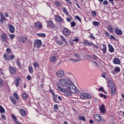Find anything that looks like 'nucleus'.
<instances>
[{"label": "nucleus", "instance_id": "f257e3e1", "mask_svg": "<svg viewBox=\"0 0 124 124\" xmlns=\"http://www.w3.org/2000/svg\"><path fill=\"white\" fill-rule=\"evenodd\" d=\"M66 87L67 89H64L61 86H58L57 89L59 92L65 93L67 96H71L72 93H79V90L74 85L73 82L71 80L68 82Z\"/></svg>", "mask_w": 124, "mask_h": 124}, {"label": "nucleus", "instance_id": "f03ea898", "mask_svg": "<svg viewBox=\"0 0 124 124\" xmlns=\"http://www.w3.org/2000/svg\"><path fill=\"white\" fill-rule=\"evenodd\" d=\"M71 81L69 78L66 77L64 78H61L59 80V83L62 87H67L69 81Z\"/></svg>", "mask_w": 124, "mask_h": 124}, {"label": "nucleus", "instance_id": "7ed1b4c3", "mask_svg": "<svg viewBox=\"0 0 124 124\" xmlns=\"http://www.w3.org/2000/svg\"><path fill=\"white\" fill-rule=\"evenodd\" d=\"M108 89H111V95H115V94H116V86H115V84L111 81H109L108 82Z\"/></svg>", "mask_w": 124, "mask_h": 124}, {"label": "nucleus", "instance_id": "20e7f679", "mask_svg": "<svg viewBox=\"0 0 124 124\" xmlns=\"http://www.w3.org/2000/svg\"><path fill=\"white\" fill-rule=\"evenodd\" d=\"M79 97L81 99H91L92 95L89 93L83 92L80 94Z\"/></svg>", "mask_w": 124, "mask_h": 124}, {"label": "nucleus", "instance_id": "39448f33", "mask_svg": "<svg viewBox=\"0 0 124 124\" xmlns=\"http://www.w3.org/2000/svg\"><path fill=\"white\" fill-rule=\"evenodd\" d=\"M80 60V55L77 53L74 55V58H70V62H79Z\"/></svg>", "mask_w": 124, "mask_h": 124}, {"label": "nucleus", "instance_id": "423d86ee", "mask_svg": "<svg viewBox=\"0 0 124 124\" xmlns=\"http://www.w3.org/2000/svg\"><path fill=\"white\" fill-rule=\"evenodd\" d=\"M56 74L57 77H59V78H62V77H63L64 76V70L62 69H60L56 73Z\"/></svg>", "mask_w": 124, "mask_h": 124}, {"label": "nucleus", "instance_id": "0eeeda50", "mask_svg": "<svg viewBox=\"0 0 124 124\" xmlns=\"http://www.w3.org/2000/svg\"><path fill=\"white\" fill-rule=\"evenodd\" d=\"M42 45V42L41 40H35L34 42V47L37 48V49H39L41 46Z\"/></svg>", "mask_w": 124, "mask_h": 124}, {"label": "nucleus", "instance_id": "6e6552de", "mask_svg": "<svg viewBox=\"0 0 124 124\" xmlns=\"http://www.w3.org/2000/svg\"><path fill=\"white\" fill-rule=\"evenodd\" d=\"M71 33V31L68 29L66 28H64L63 29L62 33L63 35H64L65 36H68Z\"/></svg>", "mask_w": 124, "mask_h": 124}, {"label": "nucleus", "instance_id": "1a4fd4ad", "mask_svg": "<svg viewBox=\"0 0 124 124\" xmlns=\"http://www.w3.org/2000/svg\"><path fill=\"white\" fill-rule=\"evenodd\" d=\"M1 40L5 42V43H8V40H7V36L4 33H1L0 34Z\"/></svg>", "mask_w": 124, "mask_h": 124}, {"label": "nucleus", "instance_id": "9d476101", "mask_svg": "<svg viewBox=\"0 0 124 124\" xmlns=\"http://www.w3.org/2000/svg\"><path fill=\"white\" fill-rule=\"evenodd\" d=\"M99 111L101 112V113H104L105 112H106V109L105 108V105L104 104L101 105L99 107Z\"/></svg>", "mask_w": 124, "mask_h": 124}, {"label": "nucleus", "instance_id": "9b49d317", "mask_svg": "<svg viewBox=\"0 0 124 124\" xmlns=\"http://www.w3.org/2000/svg\"><path fill=\"white\" fill-rule=\"evenodd\" d=\"M8 27H9V30L12 33H14L15 31V27L10 24H8Z\"/></svg>", "mask_w": 124, "mask_h": 124}, {"label": "nucleus", "instance_id": "f8f14e48", "mask_svg": "<svg viewBox=\"0 0 124 124\" xmlns=\"http://www.w3.org/2000/svg\"><path fill=\"white\" fill-rule=\"evenodd\" d=\"M94 119L97 122H101L102 119L101 116L99 114H95L94 115Z\"/></svg>", "mask_w": 124, "mask_h": 124}, {"label": "nucleus", "instance_id": "ddd939ff", "mask_svg": "<svg viewBox=\"0 0 124 124\" xmlns=\"http://www.w3.org/2000/svg\"><path fill=\"white\" fill-rule=\"evenodd\" d=\"M27 41H28V38L24 36L21 37L19 39V42L20 43H24V42H27Z\"/></svg>", "mask_w": 124, "mask_h": 124}, {"label": "nucleus", "instance_id": "4468645a", "mask_svg": "<svg viewBox=\"0 0 124 124\" xmlns=\"http://www.w3.org/2000/svg\"><path fill=\"white\" fill-rule=\"evenodd\" d=\"M115 33H116L117 35H122L123 34V31L117 28L115 30Z\"/></svg>", "mask_w": 124, "mask_h": 124}, {"label": "nucleus", "instance_id": "2eb2a0df", "mask_svg": "<svg viewBox=\"0 0 124 124\" xmlns=\"http://www.w3.org/2000/svg\"><path fill=\"white\" fill-rule=\"evenodd\" d=\"M35 27L36 29L41 30V29H42V24L40 22H36L35 24Z\"/></svg>", "mask_w": 124, "mask_h": 124}, {"label": "nucleus", "instance_id": "dca6fc26", "mask_svg": "<svg viewBox=\"0 0 124 124\" xmlns=\"http://www.w3.org/2000/svg\"><path fill=\"white\" fill-rule=\"evenodd\" d=\"M9 70L11 74H15V73H16V68L12 66L9 67Z\"/></svg>", "mask_w": 124, "mask_h": 124}, {"label": "nucleus", "instance_id": "f3484780", "mask_svg": "<svg viewBox=\"0 0 124 124\" xmlns=\"http://www.w3.org/2000/svg\"><path fill=\"white\" fill-rule=\"evenodd\" d=\"M113 63L114 64H120L121 63V61H120L119 59L115 58L113 59Z\"/></svg>", "mask_w": 124, "mask_h": 124}, {"label": "nucleus", "instance_id": "a211bd4d", "mask_svg": "<svg viewBox=\"0 0 124 124\" xmlns=\"http://www.w3.org/2000/svg\"><path fill=\"white\" fill-rule=\"evenodd\" d=\"M55 20L57 22H59L60 23H61V22H62V18L59 16H55Z\"/></svg>", "mask_w": 124, "mask_h": 124}, {"label": "nucleus", "instance_id": "6ab92c4d", "mask_svg": "<svg viewBox=\"0 0 124 124\" xmlns=\"http://www.w3.org/2000/svg\"><path fill=\"white\" fill-rule=\"evenodd\" d=\"M108 30L111 33H113V31H114V28H113V26L108 25Z\"/></svg>", "mask_w": 124, "mask_h": 124}, {"label": "nucleus", "instance_id": "aec40b11", "mask_svg": "<svg viewBox=\"0 0 124 124\" xmlns=\"http://www.w3.org/2000/svg\"><path fill=\"white\" fill-rule=\"evenodd\" d=\"M108 51H109L110 53H114V47H113V46L109 44L108 45Z\"/></svg>", "mask_w": 124, "mask_h": 124}, {"label": "nucleus", "instance_id": "412c9836", "mask_svg": "<svg viewBox=\"0 0 124 124\" xmlns=\"http://www.w3.org/2000/svg\"><path fill=\"white\" fill-rule=\"evenodd\" d=\"M121 69L119 67H116L114 69V71H112V74H115V72H120Z\"/></svg>", "mask_w": 124, "mask_h": 124}, {"label": "nucleus", "instance_id": "4be33fe9", "mask_svg": "<svg viewBox=\"0 0 124 124\" xmlns=\"http://www.w3.org/2000/svg\"><path fill=\"white\" fill-rule=\"evenodd\" d=\"M47 24V27H50V28H53L54 27V23L52 21H49L46 22Z\"/></svg>", "mask_w": 124, "mask_h": 124}, {"label": "nucleus", "instance_id": "5701e85b", "mask_svg": "<svg viewBox=\"0 0 124 124\" xmlns=\"http://www.w3.org/2000/svg\"><path fill=\"white\" fill-rule=\"evenodd\" d=\"M20 114L21 115H22V116H26V110H25V109L21 108L20 110Z\"/></svg>", "mask_w": 124, "mask_h": 124}, {"label": "nucleus", "instance_id": "b1692460", "mask_svg": "<svg viewBox=\"0 0 124 124\" xmlns=\"http://www.w3.org/2000/svg\"><path fill=\"white\" fill-rule=\"evenodd\" d=\"M15 84L16 87H19L20 86V78H18L16 79V81H15Z\"/></svg>", "mask_w": 124, "mask_h": 124}, {"label": "nucleus", "instance_id": "393cba45", "mask_svg": "<svg viewBox=\"0 0 124 124\" xmlns=\"http://www.w3.org/2000/svg\"><path fill=\"white\" fill-rule=\"evenodd\" d=\"M3 57H4V59L5 60H10V57H9V55H8V54L7 53H5L4 55H3Z\"/></svg>", "mask_w": 124, "mask_h": 124}, {"label": "nucleus", "instance_id": "a878e982", "mask_svg": "<svg viewBox=\"0 0 124 124\" xmlns=\"http://www.w3.org/2000/svg\"><path fill=\"white\" fill-rule=\"evenodd\" d=\"M49 92L50 93H52L53 95H54V100L55 101V100H56V98H57V95H55V93H54V91H53V90L52 89H50L49 90Z\"/></svg>", "mask_w": 124, "mask_h": 124}, {"label": "nucleus", "instance_id": "bb28decb", "mask_svg": "<svg viewBox=\"0 0 124 124\" xmlns=\"http://www.w3.org/2000/svg\"><path fill=\"white\" fill-rule=\"evenodd\" d=\"M103 46V54H106V50H107V47H106V45H102Z\"/></svg>", "mask_w": 124, "mask_h": 124}, {"label": "nucleus", "instance_id": "cd10ccee", "mask_svg": "<svg viewBox=\"0 0 124 124\" xmlns=\"http://www.w3.org/2000/svg\"><path fill=\"white\" fill-rule=\"evenodd\" d=\"M83 44H84L85 46H91V43H89V41L87 40L83 41Z\"/></svg>", "mask_w": 124, "mask_h": 124}, {"label": "nucleus", "instance_id": "c85d7f7f", "mask_svg": "<svg viewBox=\"0 0 124 124\" xmlns=\"http://www.w3.org/2000/svg\"><path fill=\"white\" fill-rule=\"evenodd\" d=\"M28 96H29V95L26 93H23L22 94V98H23V99H27V98H28Z\"/></svg>", "mask_w": 124, "mask_h": 124}, {"label": "nucleus", "instance_id": "c756f323", "mask_svg": "<svg viewBox=\"0 0 124 124\" xmlns=\"http://www.w3.org/2000/svg\"><path fill=\"white\" fill-rule=\"evenodd\" d=\"M36 35H38L39 37H46L45 33H37Z\"/></svg>", "mask_w": 124, "mask_h": 124}, {"label": "nucleus", "instance_id": "7c9ffc66", "mask_svg": "<svg viewBox=\"0 0 124 124\" xmlns=\"http://www.w3.org/2000/svg\"><path fill=\"white\" fill-rule=\"evenodd\" d=\"M10 99L12 103H13V104H16L17 102L16 101V100H15V99L13 98V97H10Z\"/></svg>", "mask_w": 124, "mask_h": 124}, {"label": "nucleus", "instance_id": "2f4dec72", "mask_svg": "<svg viewBox=\"0 0 124 124\" xmlns=\"http://www.w3.org/2000/svg\"><path fill=\"white\" fill-rule=\"evenodd\" d=\"M13 95L14 97H15L16 100H19V96H18V94H17V93H14Z\"/></svg>", "mask_w": 124, "mask_h": 124}, {"label": "nucleus", "instance_id": "473e14b6", "mask_svg": "<svg viewBox=\"0 0 124 124\" xmlns=\"http://www.w3.org/2000/svg\"><path fill=\"white\" fill-rule=\"evenodd\" d=\"M93 26H95V27H98L100 25V23L97 21H94L93 22Z\"/></svg>", "mask_w": 124, "mask_h": 124}, {"label": "nucleus", "instance_id": "72a5a7b5", "mask_svg": "<svg viewBox=\"0 0 124 124\" xmlns=\"http://www.w3.org/2000/svg\"><path fill=\"white\" fill-rule=\"evenodd\" d=\"M60 37H61V39L62 41H64L66 44H67V42L66 41V39H65V38L62 35H61Z\"/></svg>", "mask_w": 124, "mask_h": 124}, {"label": "nucleus", "instance_id": "f704fd0d", "mask_svg": "<svg viewBox=\"0 0 124 124\" xmlns=\"http://www.w3.org/2000/svg\"><path fill=\"white\" fill-rule=\"evenodd\" d=\"M5 110L4 108L2 107V106H0V113H5Z\"/></svg>", "mask_w": 124, "mask_h": 124}, {"label": "nucleus", "instance_id": "c9c22d12", "mask_svg": "<svg viewBox=\"0 0 124 124\" xmlns=\"http://www.w3.org/2000/svg\"><path fill=\"white\" fill-rule=\"evenodd\" d=\"M62 11H63V12H64V13L66 14V15H68V12H67V9H66V8L63 7L62 8Z\"/></svg>", "mask_w": 124, "mask_h": 124}, {"label": "nucleus", "instance_id": "e433bc0d", "mask_svg": "<svg viewBox=\"0 0 124 124\" xmlns=\"http://www.w3.org/2000/svg\"><path fill=\"white\" fill-rule=\"evenodd\" d=\"M57 44H58V45H62L63 44V42L61 41V40H57L56 41Z\"/></svg>", "mask_w": 124, "mask_h": 124}, {"label": "nucleus", "instance_id": "4c0bfd02", "mask_svg": "<svg viewBox=\"0 0 124 124\" xmlns=\"http://www.w3.org/2000/svg\"><path fill=\"white\" fill-rule=\"evenodd\" d=\"M28 69L30 73H32V72H33V68H32V67H29Z\"/></svg>", "mask_w": 124, "mask_h": 124}, {"label": "nucleus", "instance_id": "58836bf2", "mask_svg": "<svg viewBox=\"0 0 124 124\" xmlns=\"http://www.w3.org/2000/svg\"><path fill=\"white\" fill-rule=\"evenodd\" d=\"M12 118L13 120L15 121V123H16V121H17V117H16V116H15L14 114H12Z\"/></svg>", "mask_w": 124, "mask_h": 124}, {"label": "nucleus", "instance_id": "ea45409f", "mask_svg": "<svg viewBox=\"0 0 124 124\" xmlns=\"http://www.w3.org/2000/svg\"><path fill=\"white\" fill-rule=\"evenodd\" d=\"M33 66L36 68L39 67V63H38L37 62H35L33 63Z\"/></svg>", "mask_w": 124, "mask_h": 124}, {"label": "nucleus", "instance_id": "a19ab883", "mask_svg": "<svg viewBox=\"0 0 124 124\" xmlns=\"http://www.w3.org/2000/svg\"><path fill=\"white\" fill-rule=\"evenodd\" d=\"M105 35L106 37H110V33L108 32V31H106L105 32Z\"/></svg>", "mask_w": 124, "mask_h": 124}, {"label": "nucleus", "instance_id": "79ce46f5", "mask_svg": "<svg viewBox=\"0 0 124 124\" xmlns=\"http://www.w3.org/2000/svg\"><path fill=\"white\" fill-rule=\"evenodd\" d=\"M55 5H56V6H58V7L61 6V2H60L59 1H55Z\"/></svg>", "mask_w": 124, "mask_h": 124}, {"label": "nucleus", "instance_id": "37998d69", "mask_svg": "<svg viewBox=\"0 0 124 124\" xmlns=\"http://www.w3.org/2000/svg\"><path fill=\"white\" fill-rule=\"evenodd\" d=\"M0 17H1V19L6 20V18H5V16H4V15H3L2 13H0Z\"/></svg>", "mask_w": 124, "mask_h": 124}, {"label": "nucleus", "instance_id": "c03bdc74", "mask_svg": "<svg viewBox=\"0 0 124 124\" xmlns=\"http://www.w3.org/2000/svg\"><path fill=\"white\" fill-rule=\"evenodd\" d=\"M75 19H76V20H78V21L80 22V23H81V18H80V17H79V16H75Z\"/></svg>", "mask_w": 124, "mask_h": 124}, {"label": "nucleus", "instance_id": "a18cd8bd", "mask_svg": "<svg viewBox=\"0 0 124 124\" xmlns=\"http://www.w3.org/2000/svg\"><path fill=\"white\" fill-rule=\"evenodd\" d=\"M100 97H102L103 98H104L105 99H106V98H107V97H106V95H104L102 93H101L100 94Z\"/></svg>", "mask_w": 124, "mask_h": 124}, {"label": "nucleus", "instance_id": "49530a36", "mask_svg": "<svg viewBox=\"0 0 124 124\" xmlns=\"http://www.w3.org/2000/svg\"><path fill=\"white\" fill-rule=\"evenodd\" d=\"M16 64L19 67H21V63H20V61L18 59L16 61Z\"/></svg>", "mask_w": 124, "mask_h": 124}, {"label": "nucleus", "instance_id": "de8ad7c7", "mask_svg": "<svg viewBox=\"0 0 124 124\" xmlns=\"http://www.w3.org/2000/svg\"><path fill=\"white\" fill-rule=\"evenodd\" d=\"M75 26H76V23H75V22H72L71 23V27H75Z\"/></svg>", "mask_w": 124, "mask_h": 124}, {"label": "nucleus", "instance_id": "09e8293b", "mask_svg": "<svg viewBox=\"0 0 124 124\" xmlns=\"http://www.w3.org/2000/svg\"><path fill=\"white\" fill-rule=\"evenodd\" d=\"M56 57H51L50 58V61H51V62H55V61H56Z\"/></svg>", "mask_w": 124, "mask_h": 124}, {"label": "nucleus", "instance_id": "8fccbe9b", "mask_svg": "<svg viewBox=\"0 0 124 124\" xmlns=\"http://www.w3.org/2000/svg\"><path fill=\"white\" fill-rule=\"evenodd\" d=\"M3 86V81L1 78H0V87H2Z\"/></svg>", "mask_w": 124, "mask_h": 124}, {"label": "nucleus", "instance_id": "3c124183", "mask_svg": "<svg viewBox=\"0 0 124 124\" xmlns=\"http://www.w3.org/2000/svg\"><path fill=\"white\" fill-rule=\"evenodd\" d=\"M91 14L92 15H93V17L96 16V13L95 12V11H92Z\"/></svg>", "mask_w": 124, "mask_h": 124}, {"label": "nucleus", "instance_id": "603ef678", "mask_svg": "<svg viewBox=\"0 0 124 124\" xmlns=\"http://www.w3.org/2000/svg\"><path fill=\"white\" fill-rule=\"evenodd\" d=\"M79 120H81V121H85V120H86V118L84 116H81L79 118Z\"/></svg>", "mask_w": 124, "mask_h": 124}, {"label": "nucleus", "instance_id": "864d4df0", "mask_svg": "<svg viewBox=\"0 0 124 124\" xmlns=\"http://www.w3.org/2000/svg\"><path fill=\"white\" fill-rule=\"evenodd\" d=\"M15 37V35L14 34H12L10 35V38L11 39H13Z\"/></svg>", "mask_w": 124, "mask_h": 124}, {"label": "nucleus", "instance_id": "5fc2aeb1", "mask_svg": "<svg viewBox=\"0 0 124 124\" xmlns=\"http://www.w3.org/2000/svg\"><path fill=\"white\" fill-rule=\"evenodd\" d=\"M65 1L67 3V4H72L71 1L70 0H65Z\"/></svg>", "mask_w": 124, "mask_h": 124}, {"label": "nucleus", "instance_id": "6e6d98bb", "mask_svg": "<svg viewBox=\"0 0 124 124\" xmlns=\"http://www.w3.org/2000/svg\"><path fill=\"white\" fill-rule=\"evenodd\" d=\"M54 110H58V109H59V107L58 105H55L54 106Z\"/></svg>", "mask_w": 124, "mask_h": 124}, {"label": "nucleus", "instance_id": "4d7b16f0", "mask_svg": "<svg viewBox=\"0 0 124 124\" xmlns=\"http://www.w3.org/2000/svg\"><path fill=\"white\" fill-rule=\"evenodd\" d=\"M92 59H93V60H96V59H97V57H96V56H95V55L93 54L92 56Z\"/></svg>", "mask_w": 124, "mask_h": 124}, {"label": "nucleus", "instance_id": "13d9d810", "mask_svg": "<svg viewBox=\"0 0 124 124\" xmlns=\"http://www.w3.org/2000/svg\"><path fill=\"white\" fill-rule=\"evenodd\" d=\"M1 117L2 119H3V120H6V117H5V115L2 114L1 115Z\"/></svg>", "mask_w": 124, "mask_h": 124}, {"label": "nucleus", "instance_id": "bf43d9fd", "mask_svg": "<svg viewBox=\"0 0 124 124\" xmlns=\"http://www.w3.org/2000/svg\"><path fill=\"white\" fill-rule=\"evenodd\" d=\"M98 90L100 92H104V89L102 87H100Z\"/></svg>", "mask_w": 124, "mask_h": 124}, {"label": "nucleus", "instance_id": "052dcab7", "mask_svg": "<svg viewBox=\"0 0 124 124\" xmlns=\"http://www.w3.org/2000/svg\"><path fill=\"white\" fill-rule=\"evenodd\" d=\"M110 39H113L114 40H116V37H115L113 35H110Z\"/></svg>", "mask_w": 124, "mask_h": 124}, {"label": "nucleus", "instance_id": "680f3d73", "mask_svg": "<svg viewBox=\"0 0 124 124\" xmlns=\"http://www.w3.org/2000/svg\"><path fill=\"white\" fill-rule=\"evenodd\" d=\"M90 37H91V38H92L93 40H94V39H95V37H94V36H93V34H90Z\"/></svg>", "mask_w": 124, "mask_h": 124}, {"label": "nucleus", "instance_id": "e2e57ef3", "mask_svg": "<svg viewBox=\"0 0 124 124\" xmlns=\"http://www.w3.org/2000/svg\"><path fill=\"white\" fill-rule=\"evenodd\" d=\"M6 52L7 53H9V54H10V53H11V50L10 48H7Z\"/></svg>", "mask_w": 124, "mask_h": 124}, {"label": "nucleus", "instance_id": "0e129e2a", "mask_svg": "<svg viewBox=\"0 0 124 124\" xmlns=\"http://www.w3.org/2000/svg\"><path fill=\"white\" fill-rule=\"evenodd\" d=\"M11 58H10V60H13L15 58V56L13 54H12V56H10Z\"/></svg>", "mask_w": 124, "mask_h": 124}, {"label": "nucleus", "instance_id": "69168bd1", "mask_svg": "<svg viewBox=\"0 0 124 124\" xmlns=\"http://www.w3.org/2000/svg\"><path fill=\"white\" fill-rule=\"evenodd\" d=\"M72 41H75V42H78V41H79V39H78V38H76L75 39L72 40Z\"/></svg>", "mask_w": 124, "mask_h": 124}, {"label": "nucleus", "instance_id": "338daca9", "mask_svg": "<svg viewBox=\"0 0 124 124\" xmlns=\"http://www.w3.org/2000/svg\"><path fill=\"white\" fill-rule=\"evenodd\" d=\"M103 4H104L105 5H107V4H108V1L107 0H105L103 2Z\"/></svg>", "mask_w": 124, "mask_h": 124}, {"label": "nucleus", "instance_id": "774afa93", "mask_svg": "<svg viewBox=\"0 0 124 124\" xmlns=\"http://www.w3.org/2000/svg\"><path fill=\"white\" fill-rule=\"evenodd\" d=\"M93 63L94 66L97 67V63H96V62H93Z\"/></svg>", "mask_w": 124, "mask_h": 124}]
</instances>
